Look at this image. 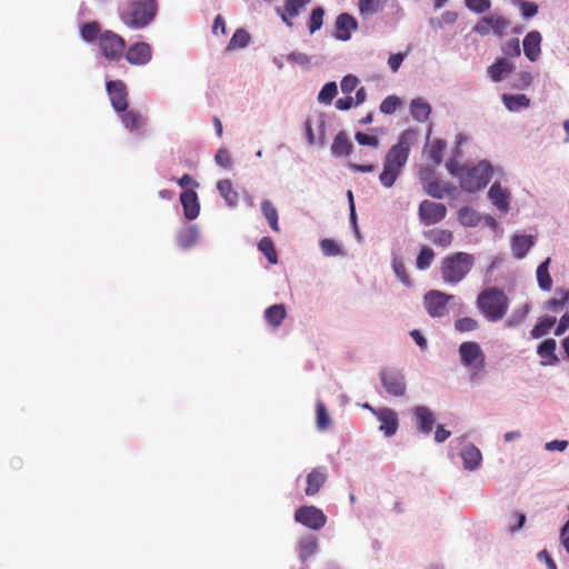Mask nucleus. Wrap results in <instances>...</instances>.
<instances>
[{"mask_svg": "<svg viewBox=\"0 0 569 569\" xmlns=\"http://www.w3.org/2000/svg\"><path fill=\"white\" fill-rule=\"evenodd\" d=\"M476 306L488 321L497 322L507 315L509 298L501 289L490 287L478 295Z\"/></svg>", "mask_w": 569, "mask_h": 569, "instance_id": "7ed1b4c3", "label": "nucleus"}, {"mask_svg": "<svg viewBox=\"0 0 569 569\" xmlns=\"http://www.w3.org/2000/svg\"><path fill=\"white\" fill-rule=\"evenodd\" d=\"M338 93V87L337 83L331 81L327 82L318 93V101L320 103L330 104L333 100V98Z\"/></svg>", "mask_w": 569, "mask_h": 569, "instance_id": "09e8293b", "label": "nucleus"}, {"mask_svg": "<svg viewBox=\"0 0 569 569\" xmlns=\"http://www.w3.org/2000/svg\"><path fill=\"white\" fill-rule=\"evenodd\" d=\"M446 168L451 176L457 178L458 180L461 177L462 170L465 169V164H460L456 158H450L446 162Z\"/></svg>", "mask_w": 569, "mask_h": 569, "instance_id": "0e129e2a", "label": "nucleus"}, {"mask_svg": "<svg viewBox=\"0 0 569 569\" xmlns=\"http://www.w3.org/2000/svg\"><path fill=\"white\" fill-rule=\"evenodd\" d=\"M383 0H359L358 9L362 17H370L383 10Z\"/></svg>", "mask_w": 569, "mask_h": 569, "instance_id": "ea45409f", "label": "nucleus"}, {"mask_svg": "<svg viewBox=\"0 0 569 569\" xmlns=\"http://www.w3.org/2000/svg\"><path fill=\"white\" fill-rule=\"evenodd\" d=\"M325 10L321 7L313 8L309 20H308V29L311 34L319 31L323 24Z\"/></svg>", "mask_w": 569, "mask_h": 569, "instance_id": "a18cd8bd", "label": "nucleus"}, {"mask_svg": "<svg viewBox=\"0 0 569 569\" xmlns=\"http://www.w3.org/2000/svg\"><path fill=\"white\" fill-rule=\"evenodd\" d=\"M433 258H435L433 250L429 247L423 246L420 249V252L416 259V267L419 270H426L431 266Z\"/></svg>", "mask_w": 569, "mask_h": 569, "instance_id": "8fccbe9b", "label": "nucleus"}, {"mask_svg": "<svg viewBox=\"0 0 569 569\" xmlns=\"http://www.w3.org/2000/svg\"><path fill=\"white\" fill-rule=\"evenodd\" d=\"M510 521H512V522L509 523L508 530L511 533H515L523 527V525L526 522V515L522 512L515 511L510 516Z\"/></svg>", "mask_w": 569, "mask_h": 569, "instance_id": "052dcab7", "label": "nucleus"}, {"mask_svg": "<svg viewBox=\"0 0 569 569\" xmlns=\"http://www.w3.org/2000/svg\"><path fill=\"white\" fill-rule=\"evenodd\" d=\"M410 113L418 122H426L431 113V106L423 98L412 99L410 102Z\"/></svg>", "mask_w": 569, "mask_h": 569, "instance_id": "cd10ccee", "label": "nucleus"}, {"mask_svg": "<svg viewBox=\"0 0 569 569\" xmlns=\"http://www.w3.org/2000/svg\"><path fill=\"white\" fill-rule=\"evenodd\" d=\"M80 31L81 38L87 42L99 41L100 33L103 32L97 22L84 23Z\"/></svg>", "mask_w": 569, "mask_h": 569, "instance_id": "49530a36", "label": "nucleus"}, {"mask_svg": "<svg viewBox=\"0 0 569 569\" xmlns=\"http://www.w3.org/2000/svg\"><path fill=\"white\" fill-rule=\"evenodd\" d=\"M491 30L497 36H502L509 28L510 22L502 16H489Z\"/></svg>", "mask_w": 569, "mask_h": 569, "instance_id": "6e6d98bb", "label": "nucleus"}, {"mask_svg": "<svg viewBox=\"0 0 569 569\" xmlns=\"http://www.w3.org/2000/svg\"><path fill=\"white\" fill-rule=\"evenodd\" d=\"M375 417L380 422L379 431H381L385 437L390 438L397 433L399 428V417L396 410L388 407H381L377 409Z\"/></svg>", "mask_w": 569, "mask_h": 569, "instance_id": "4468645a", "label": "nucleus"}, {"mask_svg": "<svg viewBox=\"0 0 569 569\" xmlns=\"http://www.w3.org/2000/svg\"><path fill=\"white\" fill-rule=\"evenodd\" d=\"M217 190L229 207L233 208L238 204L239 194L233 189L231 180H229V179L219 180L217 182Z\"/></svg>", "mask_w": 569, "mask_h": 569, "instance_id": "c85d7f7f", "label": "nucleus"}, {"mask_svg": "<svg viewBox=\"0 0 569 569\" xmlns=\"http://www.w3.org/2000/svg\"><path fill=\"white\" fill-rule=\"evenodd\" d=\"M352 150V143L348 139V136L345 131L338 132L335 137L333 142L331 144V154L333 157H343L349 156Z\"/></svg>", "mask_w": 569, "mask_h": 569, "instance_id": "7c9ffc66", "label": "nucleus"}, {"mask_svg": "<svg viewBox=\"0 0 569 569\" xmlns=\"http://www.w3.org/2000/svg\"><path fill=\"white\" fill-rule=\"evenodd\" d=\"M557 293L560 295V299L552 298L546 301V309L557 311L558 308L563 307L569 301V291L565 289H558Z\"/></svg>", "mask_w": 569, "mask_h": 569, "instance_id": "5fc2aeb1", "label": "nucleus"}, {"mask_svg": "<svg viewBox=\"0 0 569 569\" xmlns=\"http://www.w3.org/2000/svg\"><path fill=\"white\" fill-rule=\"evenodd\" d=\"M520 11L525 19H530L538 13V4L532 1L523 0L520 2Z\"/></svg>", "mask_w": 569, "mask_h": 569, "instance_id": "e2e57ef3", "label": "nucleus"}, {"mask_svg": "<svg viewBox=\"0 0 569 569\" xmlns=\"http://www.w3.org/2000/svg\"><path fill=\"white\" fill-rule=\"evenodd\" d=\"M505 107L510 112H519L521 109L528 108L530 99L526 94H502Z\"/></svg>", "mask_w": 569, "mask_h": 569, "instance_id": "72a5a7b5", "label": "nucleus"}, {"mask_svg": "<svg viewBox=\"0 0 569 569\" xmlns=\"http://www.w3.org/2000/svg\"><path fill=\"white\" fill-rule=\"evenodd\" d=\"M409 152L408 133L403 132L398 142L388 150L385 157L383 169L379 174V181L385 188H391L401 176L408 161Z\"/></svg>", "mask_w": 569, "mask_h": 569, "instance_id": "f257e3e1", "label": "nucleus"}, {"mask_svg": "<svg viewBox=\"0 0 569 569\" xmlns=\"http://www.w3.org/2000/svg\"><path fill=\"white\" fill-rule=\"evenodd\" d=\"M493 176V167L487 160H481L478 163H466L459 179V184L462 190L473 193L487 187Z\"/></svg>", "mask_w": 569, "mask_h": 569, "instance_id": "39448f33", "label": "nucleus"}, {"mask_svg": "<svg viewBox=\"0 0 569 569\" xmlns=\"http://www.w3.org/2000/svg\"><path fill=\"white\" fill-rule=\"evenodd\" d=\"M157 9L156 0H134L121 9L120 19L131 29H143L153 21Z\"/></svg>", "mask_w": 569, "mask_h": 569, "instance_id": "20e7f679", "label": "nucleus"}, {"mask_svg": "<svg viewBox=\"0 0 569 569\" xmlns=\"http://www.w3.org/2000/svg\"><path fill=\"white\" fill-rule=\"evenodd\" d=\"M535 244V238L528 234H515L511 239V251L515 258L523 259Z\"/></svg>", "mask_w": 569, "mask_h": 569, "instance_id": "393cba45", "label": "nucleus"}, {"mask_svg": "<svg viewBox=\"0 0 569 569\" xmlns=\"http://www.w3.org/2000/svg\"><path fill=\"white\" fill-rule=\"evenodd\" d=\"M418 214L422 224L431 226L446 218L447 208L443 203L423 200L419 206Z\"/></svg>", "mask_w": 569, "mask_h": 569, "instance_id": "f8f14e48", "label": "nucleus"}, {"mask_svg": "<svg viewBox=\"0 0 569 569\" xmlns=\"http://www.w3.org/2000/svg\"><path fill=\"white\" fill-rule=\"evenodd\" d=\"M475 266L471 253L458 251L443 257L440 261V277L449 286H457L463 281Z\"/></svg>", "mask_w": 569, "mask_h": 569, "instance_id": "f03ea898", "label": "nucleus"}, {"mask_svg": "<svg viewBox=\"0 0 569 569\" xmlns=\"http://www.w3.org/2000/svg\"><path fill=\"white\" fill-rule=\"evenodd\" d=\"M416 427L422 435H429L436 422L435 413L427 406H416L412 409Z\"/></svg>", "mask_w": 569, "mask_h": 569, "instance_id": "a211bd4d", "label": "nucleus"}, {"mask_svg": "<svg viewBox=\"0 0 569 569\" xmlns=\"http://www.w3.org/2000/svg\"><path fill=\"white\" fill-rule=\"evenodd\" d=\"M326 114L318 113L313 117H309L305 122V130L308 143L310 146L323 147L326 143Z\"/></svg>", "mask_w": 569, "mask_h": 569, "instance_id": "6e6552de", "label": "nucleus"}, {"mask_svg": "<svg viewBox=\"0 0 569 569\" xmlns=\"http://www.w3.org/2000/svg\"><path fill=\"white\" fill-rule=\"evenodd\" d=\"M310 1L311 0H286L283 7L277 9V13L288 27H292V19L297 18Z\"/></svg>", "mask_w": 569, "mask_h": 569, "instance_id": "aec40b11", "label": "nucleus"}, {"mask_svg": "<svg viewBox=\"0 0 569 569\" xmlns=\"http://www.w3.org/2000/svg\"><path fill=\"white\" fill-rule=\"evenodd\" d=\"M261 212L266 220L268 221L270 228L278 232L280 230L279 228V216L277 208L272 204L270 200H263L261 202Z\"/></svg>", "mask_w": 569, "mask_h": 569, "instance_id": "4c0bfd02", "label": "nucleus"}, {"mask_svg": "<svg viewBox=\"0 0 569 569\" xmlns=\"http://www.w3.org/2000/svg\"><path fill=\"white\" fill-rule=\"evenodd\" d=\"M488 199L492 206L501 213H507L510 209L511 192L508 188L496 181L488 190Z\"/></svg>", "mask_w": 569, "mask_h": 569, "instance_id": "dca6fc26", "label": "nucleus"}, {"mask_svg": "<svg viewBox=\"0 0 569 569\" xmlns=\"http://www.w3.org/2000/svg\"><path fill=\"white\" fill-rule=\"evenodd\" d=\"M427 193L436 199H443L450 191V187L447 183H442L438 180L430 181L427 186Z\"/></svg>", "mask_w": 569, "mask_h": 569, "instance_id": "de8ad7c7", "label": "nucleus"}, {"mask_svg": "<svg viewBox=\"0 0 569 569\" xmlns=\"http://www.w3.org/2000/svg\"><path fill=\"white\" fill-rule=\"evenodd\" d=\"M391 267H392V270L396 274V277L398 278V280L405 286V287H411L412 286V281L409 277V274L407 273V270H406V267H405V263H403V260L402 258L393 252L392 253V260H391Z\"/></svg>", "mask_w": 569, "mask_h": 569, "instance_id": "c9c22d12", "label": "nucleus"}, {"mask_svg": "<svg viewBox=\"0 0 569 569\" xmlns=\"http://www.w3.org/2000/svg\"><path fill=\"white\" fill-rule=\"evenodd\" d=\"M460 362L465 368L485 367L486 356L476 341H465L458 349Z\"/></svg>", "mask_w": 569, "mask_h": 569, "instance_id": "9b49d317", "label": "nucleus"}, {"mask_svg": "<svg viewBox=\"0 0 569 569\" xmlns=\"http://www.w3.org/2000/svg\"><path fill=\"white\" fill-rule=\"evenodd\" d=\"M319 246L325 257H337L343 254L341 246L333 239H321Z\"/></svg>", "mask_w": 569, "mask_h": 569, "instance_id": "c03bdc74", "label": "nucleus"}, {"mask_svg": "<svg viewBox=\"0 0 569 569\" xmlns=\"http://www.w3.org/2000/svg\"><path fill=\"white\" fill-rule=\"evenodd\" d=\"M216 163L223 168V169H230L231 168V157L229 151L226 148H220L216 156H214Z\"/></svg>", "mask_w": 569, "mask_h": 569, "instance_id": "680f3d73", "label": "nucleus"}, {"mask_svg": "<svg viewBox=\"0 0 569 569\" xmlns=\"http://www.w3.org/2000/svg\"><path fill=\"white\" fill-rule=\"evenodd\" d=\"M453 295H448L439 290H430L425 295V307L432 318H441L448 313V302L453 300Z\"/></svg>", "mask_w": 569, "mask_h": 569, "instance_id": "1a4fd4ad", "label": "nucleus"}, {"mask_svg": "<svg viewBox=\"0 0 569 569\" xmlns=\"http://www.w3.org/2000/svg\"><path fill=\"white\" fill-rule=\"evenodd\" d=\"M295 520L312 530H320L326 525L327 517L315 506H302L296 510Z\"/></svg>", "mask_w": 569, "mask_h": 569, "instance_id": "9d476101", "label": "nucleus"}, {"mask_svg": "<svg viewBox=\"0 0 569 569\" xmlns=\"http://www.w3.org/2000/svg\"><path fill=\"white\" fill-rule=\"evenodd\" d=\"M556 318L553 317H542L536 323V326L530 331V335L533 339H539L546 336L549 330L555 326Z\"/></svg>", "mask_w": 569, "mask_h": 569, "instance_id": "79ce46f5", "label": "nucleus"}, {"mask_svg": "<svg viewBox=\"0 0 569 569\" xmlns=\"http://www.w3.org/2000/svg\"><path fill=\"white\" fill-rule=\"evenodd\" d=\"M199 237V228L196 224H189L179 230L177 233V242L181 249L187 250L198 242Z\"/></svg>", "mask_w": 569, "mask_h": 569, "instance_id": "a878e982", "label": "nucleus"}, {"mask_svg": "<svg viewBox=\"0 0 569 569\" xmlns=\"http://www.w3.org/2000/svg\"><path fill=\"white\" fill-rule=\"evenodd\" d=\"M317 411V428L320 431H325L330 426V418L326 406L322 401H317L316 403Z\"/></svg>", "mask_w": 569, "mask_h": 569, "instance_id": "603ef678", "label": "nucleus"}, {"mask_svg": "<svg viewBox=\"0 0 569 569\" xmlns=\"http://www.w3.org/2000/svg\"><path fill=\"white\" fill-rule=\"evenodd\" d=\"M479 322L470 317L459 318L455 321V329L459 332H470L477 330Z\"/></svg>", "mask_w": 569, "mask_h": 569, "instance_id": "864d4df0", "label": "nucleus"}, {"mask_svg": "<svg viewBox=\"0 0 569 569\" xmlns=\"http://www.w3.org/2000/svg\"><path fill=\"white\" fill-rule=\"evenodd\" d=\"M379 379L389 396L398 398L406 395L407 381L402 370L383 369L379 373Z\"/></svg>", "mask_w": 569, "mask_h": 569, "instance_id": "423d86ee", "label": "nucleus"}, {"mask_svg": "<svg viewBox=\"0 0 569 569\" xmlns=\"http://www.w3.org/2000/svg\"><path fill=\"white\" fill-rule=\"evenodd\" d=\"M423 237L435 246L447 248L451 244L453 236L450 230L433 228L423 232Z\"/></svg>", "mask_w": 569, "mask_h": 569, "instance_id": "bb28decb", "label": "nucleus"}, {"mask_svg": "<svg viewBox=\"0 0 569 569\" xmlns=\"http://www.w3.org/2000/svg\"><path fill=\"white\" fill-rule=\"evenodd\" d=\"M541 33L532 30L526 34L522 41L523 53L532 62L537 61L541 54Z\"/></svg>", "mask_w": 569, "mask_h": 569, "instance_id": "412c9836", "label": "nucleus"}, {"mask_svg": "<svg viewBox=\"0 0 569 569\" xmlns=\"http://www.w3.org/2000/svg\"><path fill=\"white\" fill-rule=\"evenodd\" d=\"M318 551V540L313 535L302 537L298 545L299 558L306 561Z\"/></svg>", "mask_w": 569, "mask_h": 569, "instance_id": "2f4dec72", "label": "nucleus"}, {"mask_svg": "<svg viewBox=\"0 0 569 569\" xmlns=\"http://www.w3.org/2000/svg\"><path fill=\"white\" fill-rule=\"evenodd\" d=\"M358 78L353 74H347L340 82L341 91L345 94H350L358 86Z\"/></svg>", "mask_w": 569, "mask_h": 569, "instance_id": "bf43d9fd", "label": "nucleus"}, {"mask_svg": "<svg viewBox=\"0 0 569 569\" xmlns=\"http://www.w3.org/2000/svg\"><path fill=\"white\" fill-rule=\"evenodd\" d=\"M180 201L183 208V214L188 220H193L199 216L200 204L196 191L184 190L180 194Z\"/></svg>", "mask_w": 569, "mask_h": 569, "instance_id": "5701e85b", "label": "nucleus"}, {"mask_svg": "<svg viewBox=\"0 0 569 569\" xmlns=\"http://www.w3.org/2000/svg\"><path fill=\"white\" fill-rule=\"evenodd\" d=\"M106 87L114 111L117 113L124 111L128 108V91L124 82L121 80H109Z\"/></svg>", "mask_w": 569, "mask_h": 569, "instance_id": "ddd939ff", "label": "nucleus"}, {"mask_svg": "<svg viewBox=\"0 0 569 569\" xmlns=\"http://www.w3.org/2000/svg\"><path fill=\"white\" fill-rule=\"evenodd\" d=\"M98 44L101 54L109 61L119 60L126 46L123 38L110 30L100 33Z\"/></svg>", "mask_w": 569, "mask_h": 569, "instance_id": "0eeeda50", "label": "nucleus"}, {"mask_svg": "<svg viewBox=\"0 0 569 569\" xmlns=\"http://www.w3.org/2000/svg\"><path fill=\"white\" fill-rule=\"evenodd\" d=\"M510 70L511 64L506 59H499L488 68V74L492 81L498 82Z\"/></svg>", "mask_w": 569, "mask_h": 569, "instance_id": "a19ab883", "label": "nucleus"}, {"mask_svg": "<svg viewBox=\"0 0 569 569\" xmlns=\"http://www.w3.org/2000/svg\"><path fill=\"white\" fill-rule=\"evenodd\" d=\"M152 58L151 46L147 42H137L130 46L126 52V59L130 64L144 66Z\"/></svg>", "mask_w": 569, "mask_h": 569, "instance_id": "f3484780", "label": "nucleus"}, {"mask_svg": "<svg viewBox=\"0 0 569 569\" xmlns=\"http://www.w3.org/2000/svg\"><path fill=\"white\" fill-rule=\"evenodd\" d=\"M358 27V21L353 16L346 12L340 13L335 21L333 37L339 41H349Z\"/></svg>", "mask_w": 569, "mask_h": 569, "instance_id": "2eb2a0df", "label": "nucleus"}, {"mask_svg": "<svg viewBox=\"0 0 569 569\" xmlns=\"http://www.w3.org/2000/svg\"><path fill=\"white\" fill-rule=\"evenodd\" d=\"M356 141L360 144V146H369V147H378L379 144V141H378V138L375 137V136H369L367 133H363L361 131L357 132L356 136Z\"/></svg>", "mask_w": 569, "mask_h": 569, "instance_id": "69168bd1", "label": "nucleus"}, {"mask_svg": "<svg viewBox=\"0 0 569 569\" xmlns=\"http://www.w3.org/2000/svg\"><path fill=\"white\" fill-rule=\"evenodd\" d=\"M250 40V36L247 31L243 29H238L233 36L231 37L227 49L228 50H234V49H241L244 48Z\"/></svg>", "mask_w": 569, "mask_h": 569, "instance_id": "3c124183", "label": "nucleus"}, {"mask_svg": "<svg viewBox=\"0 0 569 569\" xmlns=\"http://www.w3.org/2000/svg\"><path fill=\"white\" fill-rule=\"evenodd\" d=\"M258 248L270 263L276 264L278 262L277 251L273 241L269 237H263L259 241Z\"/></svg>", "mask_w": 569, "mask_h": 569, "instance_id": "37998d69", "label": "nucleus"}, {"mask_svg": "<svg viewBox=\"0 0 569 569\" xmlns=\"http://www.w3.org/2000/svg\"><path fill=\"white\" fill-rule=\"evenodd\" d=\"M551 259L548 257L546 260H543L536 270V277L538 287L542 291H550L552 288V279L549 273V266H550Z\"/></svg>", "mask_w": 569, "mask_h": 569, "instance_id": "473e14b6", "label": "nucleus"}, {"mask_svg": "<svg viewBox=\"0 0 569 569\" xmlns=\"http://www.w3.org/2000/svg\"><path fill=\"white\" fill-rule=\"evenodd\" d=\"M121 120L122 126L134 134H142L143 128L146 124L144 117L134 109H124L118 113Z\"/></svg>", "mask_w": 569, "mask_h": 569, "instance_id": "6ab92c4d", "label": "nucleus"}, {"mask_svg": "<svg viewBox=\"0 0 569 569\" xmlns=\"http://www.w3.org/2000/svg\"><path fill=\"white\" fill-rule=\"evenodd\" d=\"M460 457L463 468L468 471L478 470L482 463V453L473 443L466 445L460 451Z\"/></svg>", "mask_w": 569, "mask_h": 569, "instance_id": "4be33fe9", "label": "nucleus"}, {"mask_svg": "<svg viewBox=\"0 0 569 569\" xmlns=\"http://www.w3.org/2000/svg\"><path fill=\"white\" fill-rule=\"evenodd\" d=\"M286 316H287V311L282 303L272 305L269 308H267L264 311L266 321L274 328H278L281 326Z\"/></svg>", "mask_w": 569, "mask_h": 569, "instance_id": "f704fd0d", "label": "nucleus"}, {"mask_svg": "<svg viewBox=\"0 0 569 569\" xmlns=\"http://www.w3.org/2000/svg\"><path fill=\"white\" fill-rule=\"evenodd\" d=\"M466 7L478 14L485 13L491 8L490 0H465Z\"/></svg>", "mask_w": 569, "mask_h": 569, "instance_id": "13d9d810", "label": "nucleus"}, {"mask_svg": "<svg viewBox=\"0 0 569 569\" xmlns=\"http://www.w3.org/2000/svg\"><path fill=\"white\" fill-rule=\"evenodd\" d=\"M458 220L465 227H476L481 222L482 216L477 210L465 206L458 211Z\"/></svg>", "mask_w": 569, "mask_h": 569, "instance_id": "e433bc0d", "label": "nucleus"}, {"mask_svg": "<svg viewBox=\"0 0 569 569\" xmlns=\"http://www.w3.org/2000/svg\"><path fill=\"white\" fill-rule=\"evenodd\" d=\"M328 478L327 469L325 467L315 468L307 476V487L305 492L307 496H315L319 492L320 488L323 486Z\"/></svg>", "mask_w": 569, "mask_h": 569, "instance_id": "b1692460", "label": "nucleus"}, {"mask_svg": "<svg viewBox=\"0 0 569 569\" xmlns=\"http://www.w3.org/2000/svg\"><path fill=\"white\" fill-rule=\"evenodd\" d=\"M287 60L292 63H297L302 67L310 64V58L303 52L293 51L287 56Z\"/></svg>", "mask_w": 569, "mask_h": 569, "instance_id": "338daca9", "label": "nucleus"}, {"mask_svg": "<svg viewBox=\"0 0 569 569\" xmlns=\"http://www.w3.org/2000/svg\"><path fill=\"white\" fill-rule=\"evenodd\" d=\"M401 104V100L397 96H388L380 103V111L385 114H392Z\"/></svg>", "mask_w": 569, "mask_h": 569, "instance_id": "4d7b16f0", "label": "nucleus"}, {"mask_svg": "<svg viewBox=\"0 0 569 569\" xmlns=\"http://www.w3.org/2000/svg\"><path fill=\"white\" fill-rule=\"evenodd\" d=\"M491 24H490V18L489 16L483 17L479 22L476 23L473 27V32L480 34V36H487L490 33Z\"/></svg>", "mask_w": 569, "mask_h": 569, "instance_id": "774afa93", "label": "nucleus"}, {"mask_svg": "<svg viewBox=\"0 0 569 569\" xmlns=\"http://www.w3.org/2000/svg\"><path fill=\"white\" fill-rule=\"evenodd\" d=\"M556 348H557V342L555 339H546L545 341H542L538 349H537V353L546 359V360H542L541 361V365L542 366H549V365H553L558 361V358L556 356Z\"/></svg>", "mask_w": 569, "mask_h": 569, "instance_id": "c756f323", "label": "nucleus"}, {"mask_svg": "<svg viewBox=\"0 0 569 569\" xmlns=\"http://www.w3.org/2000/svg\"><path fill=\"white\" fill-rule=\"evenodd\" d=\"M447 143L442 139H436L427 149V157L432 161L433 166H439L442 162L443 152Z\"/></svg>", "mask_w": 569, "mask_h": 569, "instance_id": "58836bf2", "label": "nucleus"}]
</instances>
